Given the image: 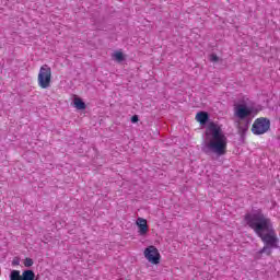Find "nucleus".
<instances>
[{"instance_id":"obj_1","label":"nucleus","mask_w":280,"mask_h":280,"mask_svg":"<svg viewBox=\"0 0 280 280\" xmlns=\"http://www.w3.org/2000/svg\"><path fill=\"white\" fill-rule=\"evenodd\" d=\"M244 221L265 244L259 252L260 255H264L268 250V247L279 248V237H277V233L275 232L272 220L264 213V210L253 209L245 214Z\"/></svg>"},{"instance_id":"obj_2","label":"nucleus","mask_w":280,"mask_h":280,"mask_svg":"<svg viewBox=\"0 0 280 280\" xmlns=\"http://www.w3.org/2000/svg\"><path fill=\"white\" fill-rule=\"evenodd\" d=\"M229 148V138L222 131V127L215 122H209L206 129V152L217 156H224Z\"/></svg>"},{"instance_id":"obj_3","label":"nucleus","mask_w":280,"mask_h":280,"mask_svg":"<svg viewBox=\"0 0 280 280\" xmlns=\"http://www.w3.org/2000/svg\"><path fill=\"white\" fill-rule=\"evenodd\" d=\"M37 83L39 89H49L51 86V67L49 65H43L39 68Z\"/></svg>"},{"instance_id":"obj_4","label":"nucleus","mask_w":280,"mask_h":280,"mask_svg":"<svg viewBox=\"0 0 280 280\" xmlns=\"http://www.w3.org/2000/svg\"><path fill=\"white\" fill-rule=\"evenodd\" d=\"M270 130V119L266 117L257 118L252 125L253 135H266Z\"/></svg>"},{"instance_id":"obj_5","label":"nucleus","mask_w":280,"mask_h":280,"mask_svg":"<svg viewBox=\"0 0 280 280\" xmlns=\"http://www.w3.org/2000/svg\"><path fill=\"white\" fill-rule=\"evenodd\" d=\"M143 255L149 264H152L153 266H159V264H161V253L154 245L148 246L144 249Z\"/></svg>"},{"instance_id":"obj_6","label":"nucleus","mask_w":280,"mask_h":280,"mask_svg":"<svg viewBox=\"0 0 280 280\" xmlns=\"http://www.w3.org/2000/svg\"><path fill=\"white\" fill-rule=\"evenodd\" d=\"M10 280H38L36 273L32 269L24 270L21 275L19 270H12L10 276Z\"/></svg>"},{"instance_id":"obj_7","label":"nucleus","mask_w":280,"mask_h":280,"mask_svg":"<svg viewBox=\"0 0 280 280\" xmlns=\"http://www.w3.org/2000/svg\"><path fill=\"white\" fill-rule=\"evenodd\" d=\"M234 115L241 120L246 119L253 115V108L243 104L235 105Z\"/></svg>"},{"instance_id":"obj_8","label":"nucleus","mask_w":280,"mask_h":280,"mask_svg":"<svg viewBox=\"0 0 280 280\" xmlns=\"http://www.w3.org/2000/svg\"><path fill=\"white\" fill-rule=\"evenodd\" d=\"M136 224L138 226L139 235H141L142 237L148 235V231H150V228L148 226V220L143 218H138Z\"/></svg>"},{"instance_id":"obj_9","label":"nucleus","mask_w":280,"mask_h":280,"mask_svg":"<svg viewBox=\"0 0 280 280\" xmlns=\"http://www.w3.org/2000/svg\"><path fill=\"white\" fill-rule=\"evenodd\" d=\"M196 121L205 126L209 121V114L207 112H199L195 117Z\"/></svg>"},{"instance_id":"obj_10","label":"nucleus","mask_w":280,"mask_h":280,"mask_svg":"<svg viewBox=\"0 0 280 280\" xmlns=\"http://www.w3.org/2000/svg\"><path fill=\"white\" fill-rule=\"evenodd\" d=\"M73 104H74V107H75L78 110H86V103H84V101H82V98H80V97H74Z\"/></svg>"},{"instance_id":"obj_11","label":"nucleus","mask_w":280,"mask_h":280,"mask_svg":"<svg viewBox=\"0 0 280 280\" xmlns=\"http://www.w3.org/2000/svg\"><path fill=\"white\" fill-rule=\"evenodd\" d=\"M113 58H114V60H116V62H124V60H125L124 52H121L119 50L115 51L113 54Z\"/></svg>"},{"instance_id":"obj_12","label":"nucleus","mask_w":280,"mask_h":280,"mask_svg":"<svg viewBox=\"0 0 280 280\" xmlns=\"http://www.w3.org/2000/svg\"><path fill=\"white\" fill-rule=\"evenodd\" d=\"M237 130L242 136L246 135V131L248 130V124L238 122Z\"/></svg>"},{"instance_id":"obj_13","label":"nucleus","mask_w":280,"mask_h":280,"mask_svg":"<svg viewBox=\"0 0 280 280\" xmlns=\"http://www.w3.org/2000/svg\"><path fill=\"white\" fill-rule=\"evenodd\" d=\"M24 266L25 268H32V266H34V260L32 258H25Z\"/></svg>"},{"instance_id":"obj_14","label":"nucleus","mask_w":280,"mask_h":280,"mask_svg":"<svg viewBox=\"0 0 280 280\" xmlns=\"http://www.w3.org/2000/svg\"><path fill=\"white\" fill-rule=\"evenodd\" d=\"M210 60H211V62H218V60H219L218 55H211Z\"/></svg>"},{"instance_id":"obj_15","label":"nucleus","mask_w":280,"mask_h":280,"mask_svg":"<svg viewBox=\"0 0 280 280\" xmlns=\"http://www.w3.org/2000/svg\"><path fill=\"white\" fill-rule=\"evenodd\" d=\"M131 121H132V124H137V121H139V116H137V115L132 116Z\"/></svg>"},{"instance_id":"obj_16","label":"nucleus","mask_w":280,"mask_h":280,"mask_svg":"<svg viewBox=\"0 0 280 280\" xmlns=\"http://www.w3.org/2000/svg\"><path fill=\"white\" fill-rule=\"evenodd\" d=\"M272 247H268L266 252H262V253H266V255H268L269 257L272 255V250L270 249Z\"/></svg>"},{"instance_id":"obj_17","label":"nucleus","mask_w":280,"mask_h":280,"mask_svg":"<svg viewBox=\"0 0 280 280\" xmlns=\"http://www.w3.org/2000/svg\"><path fill=\"white\" fill-rule=\"evenodd\" d=\"M20 261H19V258H14L13 261H12V265L13 266H19Z\"/></svg>"}]
</instances>
